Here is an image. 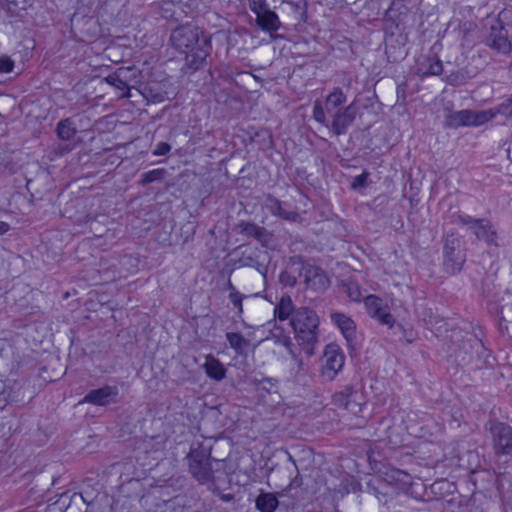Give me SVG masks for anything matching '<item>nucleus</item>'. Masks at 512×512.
I'll return each instance as SVG.
<instances>
[{
    "label": "nucleus",
    "mask_w": 512,
    "mask_h": 512,
    "mask_svg": "<svg viewBox=\"0 0 512 512\" xmlns=\"http://www.w3.org/2000/svg\"><path fill=\"white\" fill-rule=\"evenodd\" d=\"M172 44L181 52L186 53L189 65L195 69L199 68L207 56L204 50L194 51V46L198 44V33L190 27H180L171 34Z\"/></svg>",
    "instance_id": "obj_1"
},
{
    "label": "nucleus",
    "mask_w": 512,
    "mask_h": 512,
    "mask_svg": "<svg viewBox=\"0 0 512 512\" xmlns=\"http://www.w3.org/2000/svg\"><path fill=\"white\" fill-rule=\"evenodd\" d=\"M331 403L336 409L357 415L364 403L362 390L357 385H347L332 395Z\"/></svg>",
    "instance_id": "obj_2"
},
{
    "label": "nucleus",
    "mask_w": 512,
    "mask_h": 512,
    "mask_svg": "<svg viewBox=\"0 0 512 512\" xmlns=\"http://www.w3.org/2000/svg\"><path fill=\"white\" fill-rule=\"evenodd\" d=\"M345 364V354L336 344H328L321 358L320 375L325 381H333L342 371Z\"/></svg>",
    "instance_id": "obj_3"
},
{
    "label": "nucleus",
    "mask_w": 512,
    "mask_h": 512,
    "mask_svg": "<svg viewBox=\"0 0 512 512\" xmlns=\"http://www.w3.org/2000/svg\"><path fill=\"white\" fill-rule=\"evenodd\" d=\"M138 70L135 67H120L105 78V81L115 87L118 96L130 97V88L139 83Z\"/></svg>",
    "instance_id": "obj_4"
},
{
    "label": "nucleus",
    "mask_w": 512,
    "mask_h": 512,
    "mask_svg": "<svg viewBox=\"0 0 512 512\" xmlns=\"http://www.w3.org/2000/svg\"><path fill=\"white\" fill-rule=\"evenodd\" d=\"M364 307L371 318L388 328L394 327L395 319L386 300L377 295H368L364 298Z\"/></svg>",
    "instance_id": "obj_5"
},
{
    "label": "nucleus",
    "mask_w": 512,
    "mask_h": 512,
    "mask_svg": "<svg viewBox=\"0 0 512 512\" xmlns=\"http://www.w3.org/2000/svg\"><path fill=\"white\" fill-rule=\"evenodd\" d=\"M511 14L510 10L500 12L498 20L490 27V34L487 39L488 46L502 54L510 53L512 47L506 33L503 31V23L508 20Z\"/></svg>",
    "instance_id": "obj_6"
},
{
    "label": "nucleus",
    "mask_w": 512,
    "mask_h": 512,
    "mask_svg": "<svg viewBox=\"0 0 512 512\" xmlns=\"http://www.w3.org/2000/svg\"><path fill=\"white\" fill-rule=\"evenodd\" d=\"M318 324L317 314L313 310L304 307L297 309L291 319L294 331L298 334H307L308 340L314 337Z\"/></svg>",
    "instance_id": "obj_7"
},
{
    "label": "nucleus",
    "mask_w": 512,
    "mask_h": 512,
    "mask_svg": "<svg viewBox=\"0 0 512 512\" xmlns=\"http://www.w3.org/2000/svg\"><path fill=\"white\" fill-rule=\"evenodd\" d=\"M460 240L447 239L444 246V265L448 272L454 274L461 270L465 262V255L460 249Z\"/></svg>",
    "instance_id": "obj_8"
},
{
    "label": "nucleus",
    "mask_w": 512,
    "mask_h": 512,
    "mask_svg": "<svg viewBox=\"0 0 512 512\" xmlns=\"http://www.w3.org/2000/svg\"><path fill=\"white\" fill-rule=\"evenodd\" d=\"M497 453L510 454L512 451V430L504 423H495L490 428Z\"/></svg>",
    "instance_id": "obj_9"
},
{
    "label": "nucleus",
    "mask_w": 512,
    "mask_h": 512,
    "mask_svg": "<svg viewBox=\"0 0 512 512\" xmlns=\"http://www.w3.org/2000/svg\"><path fill=\"white\" fill-rule=\"evenodd\" d=\"M458 222L463 225H472L474 234L480 240L487 243H493L495 240V233L491 230V226L487 221L473 220L470 216H458Z\"/></svg>",
    "instance_id": "obj_10"
},
{
    "label": "nucleus",
    "mask_w": 512,
    "mask_h": 512,
    "mask_svg": "<svg viewBox=\"0 0 512 512\" xmlns=\"http://www.w3.org/2000/svg\"><path fill=\"white\" fill-rule=\"evenodd\" d=\"M117 396L116 387L106 386L89 392L84 401L95 405H107L115 400Z\"/></svg>",
    "instance_id": "obj_11"
},
{
    "label": "nucleus",
    "mask_w": 512,
    "mask_h": 512,
    "mask_svg": "<svg viewBox=\"0 0 512 512\" xmlns=\"http://www.w3.org/2000/svg\"><path fill=\"white\" fill-rule=\"evenodd\" d=\"M356 116V110L353 105H349L344 110L333 115L332 128L336 134L344 133L346 128L353 122Z\"/></svg>",
    "instance_id": "obj_12"
},
{
    "label": "nucleus",
    "mask_w": 512,
    "mask_h": 512,
    "mask_svg": "<svg viewBox=\"0 0 512 512\" xmlns=\"http://www.w3.org/2000/svg\"><path fill=\"white\" fill-rule=\"evenodd\" d=\"M496 114V110L493 109L485 111L463 110L462 117H464L465 127H477L493 119Z\"/></svg>",
    "instance_id": "obj_13"
},
{
    "label": "nucleus",
    "mask_w": 512,
    "mask_h": 512,
    "mask_svg": "<svg viewBox=\"0 0 512 512\" xmlns=\"http://www.w3.org/2000/svg\"><path fill=\"white\" fill-rule=\"evenodd\" d=\"M331 321L348 342L354 339L356 326L350 317L342 313H333L331 314Z\"/></svg>",
    "instance_id": "obj_14"
},
{
    "label": "nucleus",
    "mask_w": 512,
    "mask_h": 512,
    "mask_svg": "<svg viewBox=\"0 0 512 512\" xmlns=\"http://www.w3.org/2000/svg\"><path fill=\"white\" fill-rule=\"evenodd\" d=\"M306 285L313 291L325 290L329 285V280L325 273L319 268H309L305 273Z\"/></svg>",
    "instance_id": "obj_15"
},
{
    "label": "nucleus",
    "mask_w": 512,
    "mask_h": 512,
    "mask_svg": "<svg viewBox=\"0 0 512 512\" xmlns=\"http://www.w3.org/2000/svg\"><path fill=\"white\" fill-rule=\"evenodd\" d=\"M257 23L262 30L267 32H275L280 27V20L278 15L270 10H264L263 12L256 15Z\"/></svg>",
    "instance_id": "obj_16"
},
{
    "label": "nucleus",
    "mask_w": 512,
    "mask_h": 512,
    "mask_svg": "<svg viewBox=\"0 0 512 512\" xmlns=\"http://www.w3.org/2000/svg\"><path fill=\"white\" fill-rule=\"evenodd\" d=\"M203 366L207 376L216 381L222 380L226 375L224 366L214 356H206Z\"/></svg>",
    "instance_id": "obj_17"
},
{
    "label": "nucleus",
    "mask_w": 512,
    "mask_h": 512,
    "mask_svg": "<svg viewBox=\"0 0 512 512\" xmlns=\"http://www.w3.org/2000/svg\"><path fill=\"white\" fill-rule=\"evenodd\" d=\"M278 499L273 493H261L256 499V507L260 512H274Z\"/></svg>",
    "instance_id": "obj_18"
},
{
    "label": "nucleus",
    "mask_w": 512,
    "mask_h": 512,
    "mask_svg": "<svg viewBox=\"0 0 512 512\" xmlns=\"http://www.w3.org/2000/svg\"><path fill=\"white\" fill-rule=\"evenodd\" d=\"M293 312V303L289 296H282L279 303L274 308L275 316L281 320H287Z\"/></svg>",
    "instance_id": "obj_19"
},
{
    "label": "nucleus",
    "mask_w": 512,
    "mask_h": 512,
    "mask_svg": "<svg viewBox=\"0 0 512 512\" xmlns=\"http://www.w3.org/2000/svg\"><path fill=\"white\" fill-rule=\"evenodd\" d=\"M345 100L346 97L341 90H334L326 99L325 110L328 114L334 115L337 107L343 104Z\"/></svg>",
    "instance_id": "obj_20"
},
{
    "label": "nucleus",
    "mask_w": 512,
    "mask_h": 512,
    "mask_svg": "<svg viewBox=\"0 0 512 512\" xmlns=\"http://www.w3.org/2000/svg\"><path fill=\"white\" fill-rule=\"evenodd\" d=\"M190 470L194 477L202 483L206 482L210 478V470L207 465L203 464L201 461H196L191 458Z\"/></svg>",
    "instance_id": "obj_21"
},
{
    "label": "nucleus",
    "mask_w": 512,
    "mask_h": 512,
    "mask_svg": "<svg viewBox=\"0 0 512 512\" xmlns=\"http://www.w3.org/2000/svg\"><path fill=\"white\" fill-rule=\"evenodd\" d=\"M227 339L232 348L242 353L248 346L247 341L238 333L227 334Z\"/></svg>",
    "instance_id": "obj_22"
},
{
    "label": "nucleus",
    "mask_w": 512,
    "mask_h": 512,
    "mask_svg": "<svg viewBox=\"0 0 512 512\" xmlns=\"http://www.w3.org/2000/svg\"><path fill=\"white\" fill-rule=\"evenodd\" d=\"M75 133V128L69 120L59 122L57 126V134L63 140L70 139Z\"/></svg>",
    "instance_id": "obj_23"
},
{
    "label": "nucleus",
    "mask_w": 512,
    "mask_h": 512,
    "mask_svg": "<svg viewBox=\"0 0 512 512\" xmlns=\"http://www.w3.org/2000/svg\"><path fill=\"white\" fill-rule=\"evenodd\" d=\"M463 110L449 114L445 120V126L449 128L465 127Z\"/></svg>",
    "instance_id": "obj_24"
},
{
    "label": "nucleus",
    "mask_w": 512,
    "mask_h": 512,
    "mask_svg": "<svg viewBox=\"0 0 512 512\" xmlns=\"http://www.w3.org/2000/svg\"><path fill=\"white\" fill-rule=\"evenodd\" d=\"M313 116H314V119L317 122L322 123V124L325 123V121H326V114H325L324 108H323V106L321 105L320 102H316L315 103V106H314V109H313Z\"/></svg>",
    "instance_id": "obj_25"
},
{
    "label": "nucleus",
    "mask_w": 512,
    "mask_h": 512,
    "mask_svg": "<svg viewBox=\"0 0 512 512\" xmlns=\"http://www.w3.org/2000/svg\"><path fill=\"white\" fill-rule=\"evenodd\" d=\"M249 6L251 11L258 15L259 13L266 10V0H249Z\"/></svg>",
    "instance_id": "obj_26"
},
{
    "label": "nucleus",
    "mask_w": 512,
    "mask_h": 512,
    "mask_svg": "<svg viewBox=\"0 0 512 512\" xmlns=\"http://www.w3.org/2000/svg\"><path fill=\"white\" fill-rule=\"evenodd\" d=\"M14 63L8 56L0 57V72L9 73L13 70Z\"/></svg>",
    "instance_id": "obj_27"
},
{
    "label": "nucleus",
    "mask_w": 512,
    "mask_h": 512,
    "mask_svg": "<svg viewBox=\"0 0 512 512\" xmlns=\"http://www.w3.org/2000/svg\"><path fill=\"white\" fill-rule=\"evenodd\" d=\"M442 71V64L439 60H433L428 70L423 71V75H437Z\"/></svg>",
    "instance_id": "obj_28"
},
{
    "label": "nucleus",
    "mask_w": 512,
    "mask_h": 512,
    "mask_svg": "<svg viewBox=\"0 0 512 512\" xmlns=\"http://www.w3.org/2000/svg\"><path fill=\"white\" fill-rule=\"evenodd\" d=\"M367 178H368L367 172H363L362 174L354 177L352 184H351L352 188L359 189V188L364 187L366 184Z\"/></svg>",
    "instance_id": "obj_29"
},
{
    "label": "nucleus",
    "mask_w": 512,
    "mask_h": 512,
    "mask_svg": "<svg viewBox=\"0 0 512 512\" xmlns=\"http://www.w3.org/2000/svg\"><path fill=\"white\" fill-rule=\"evenodd\" d=\"M347 294L349 298L353 301H359L361 298V291L358 285L351 284L347 288Z\"/></svg>",
    "instance_id": "obj_30"
},
{
    "label": "nucleus",
    "mask_w": 512,
    "mask_h": 512,
    "mask_svg": "<svg viewBox=\"0 0 512 512\" xmlns=\"http://www.w3.org/2000/svg\"><path fill=\"white\" fill-rule=\"evenodd\" d=\"M160 176H161V171L158 169H155V170L145 173L143 181L145 183H150V182H153V181L157 180L158 178H160Z\"/></svg>",
    "instance_id": "obj_31"
},
{
    "label": "nucleus",
    "mask_w": 512,
    "mask_h": 512,
    "mask_svg": "<svg viewBox=\"0 0 512 512\" xmlns=\"http://www.w3.org/2000/svg\"><path fill=\"white\" fill-rule=\"evenodd\" d=\"M170 150V146L165 143V142H160L157 144L155 150H154V155H157V156H163L165 154H167Z\"/></svg>",
    "instance_id": "obj_32"
},
{
    "label": "nucleus",
    "mask_w": 512,
    "mask_h": 512,
    "mask_svg": "<svg viewBox=\"0 0 512 512\" xmlns=\"http://www.w3.org/2000/svg\"><path fill=\"white\" fill-rule=\"evenodd\" d=\"M428 328L436 335V336H439L441 334V326L439 327H436L434 326L432 323L430 322H427L426 323Z\"/></svg>",
    "instance_id": "obj_33"
},
{
    "label": "nucleus",
    "mask_w": 512,
    "mask_h": 512,
    "mask_svg": "<svg viewBox=\"0 0 512 512\" xmlns=\"http://www.w3.org/2000/svg\"><path fill=\"white\" fill-rule=\"evenodd\" d=\"M392 473V477L396 480H403L404 476H406L405 473L400 470H393Z\"/></svg>",
    "instance_id": "obj_34"
},
{
    "label": "nucleus",
    "mask_w": 512,
    "mask_h": 512,
    "mask_svg": "<svg viewBox=\"0 0 512 512\" xmlns=\"http://www.w3.org/2000/svg\"><path fill=\"white\" fill-rule=\"evenodd\" d=\"M9 230V225L6 222L0 221V235L5 234Z\"/></svg>",
    "instance_id": "obj_35"
},
{
    "label": "nucleus",
    "mask_w": 512,
    "mask_h": 512,
    "mask_svg": "<svg viewBox=\"0 0 512 512\" xmlns=\"http://www.w3.org/2000/svg\"><path fill=\"white\" fill-rule=\"evenodd\" d=\"M255 235H256V237H257L260 241H262V242H264V241H265V240H264L265 233H264V231H263L262 229H260V228H256Z\"/></svg>",
    "instance_id": "obj_36"
},
{
    "label": "nucleus",
    "mask_w": 512,
    "mask_h": 512,
    "mask_svg": "<svg viewBox=\"0 0 512 512\" xmlns=\"http://www.w3.org/2000/svg\"><path fill=\"white\" fill-rule=\"evenodd\" d=\"M233 303L236 307H238L241 310V301L239 299H237L236 297L233 298Z\"/></svg>",
    "instance_id": "obj_37"
},
{
    "label": "nucleus",
    "mask_w": 512,
    "mask_h": 512,
    "mask_svg": "<svg viewBox=\"0 0 512 512\" xmlns=\"http://www.w3.org/2000/svg\"><path fill=\"white\" fill-rule=\"evenodd\" d=\"M510 153H511V147L508 149V154H510ZM509 157H510V159L512 160L511 155H509Z\"/></svg>",
    "instance_id": "obj_38"
},
{
    "label": "nucleus",
    "mask_w": 512,
    "mask_h": 512,
    "mask_svg": "<svg viewBox=\"0 0 512 512\" xmlns=\"http://www.w3.org/2000/svg\"><path fill=\"white\" fill-rule=\"evenodd\" d=\"M436 323H444V321L442 319L436 321Z\"/></svg>",
    "instance_id": "obj_39"
}]
</instances>
